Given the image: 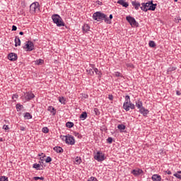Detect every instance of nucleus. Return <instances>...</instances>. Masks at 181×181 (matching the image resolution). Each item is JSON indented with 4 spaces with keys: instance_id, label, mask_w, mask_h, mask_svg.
I'll use <instances>...</instances> for the list:
<instances>
[{
    "instance_id": "1",
    "label": "nucleus",
    "mask_w": 181,
    "mask_h": 181,
    "mask_svg": "<svg viewBox=\"0 0 181 181\" xmlns=\"http://www.w3.org/2000/svg\"><path fill=\"white\" fill-rule=\"evenodd\" d=\"M93 19H94V21H98V22L105 20V22L106 23H111V21L110 19H108V18H107V15H105L100 11H97L93 13Z\"/></svg>"
},
{
    "instance_id": "2",
    "label": "nucleus",
    "mask_w": 181,
    "mask_h": 181,
    "mask_svg": "<svg viewBox=\"0 0 181 181\" xmlns=\"http://www.w3.org/2000/svg\"><path fill=\"white\" fill-rule=\"evenodd\" d=\"M142 6L141 7V11L144 12H148V11H155L156 9V4H153V1H151L148 3L141 4Z\"/></svg>"
},
{
    "instance_id": "3",
    "label": "nucleus",
    "mask_w": 181,
    "mask_h": 181,
    "mask_svg": "<svg viewBox=\"0 0 181 181\" xmlns=\"http://www.w3.org/2000/svg\"><path fill=\"white\" fill-rule=\"evenodd\" d=\"M123 108L125 110V111H129V108H131V110H135V105L131 103V98H129V95L125 96V101L123 104Z\"/></svg>"
},
{
    "instance_id": "4",
    "label": "nucleus",
    "mask_w": 181,
    "mask_h": 181,
    "mask_svg": "<svg viewBox=\"0 0 181 181\" xmlns=\"http://www.w3.org/2000/svg\"><path fill=\"white\" fill-rule=\"evenodd\" d=\"M52 19L54 22V23H56L57 26L59 28L62 26H64V22L63 21V18L60 17L58 14H54L52 16Z\"/></svg>"
},
{
    "instance_id": "5",
    "label": "nucleus",
    "mask_w": 181,
    "mask_h": 181,
    "mask_svg": "<svg viewBox=\"0 0 181 181\" xmlns=\"http://www.w3.org/2000/svg\"><path fill=\"white\" fill-rule=\"evenodd\" d=\"M39 12H40V4L35 1L30 6V13L35 15V13H39Z\"/></svg>"
},
{
    "instance_id": "6",
    "label": "nucleus",
    "mask_w": 181,
    "mask_h": 181,
    "mask_svg": "<svg viewBox=\"0 0 181 181\" xmlns=\"http://www.w3.org/2000/svg\"><path fill=\"white\" fill-rule=\"evenodd\" d=\"M23 49H26L27 52H32V50L35 49V45L32 41H27L23 46Z\"/></svg>"
},
{
    "instance_id": "7",
    "label": "nucleus",
    "mask_w": 181,
    "mask_h": 181,
    "mask_svg": "<svg viewBox=\"0 0 181 181\" xmlns=\"http://www.w3.org/2000/svg\"><path fill=\"white\" fill-rule=\"evenodd\" d=\"M65 142L68 145H74V144H76V140L73 136L68 134L65 136Z\"/></svg>"
},
{
    "instance_id": "8",
    "label": "nucleus",
    "mask_w": 181,
    "mask_h": 181,
    "mask_svg": "<svg viewBox=\"0 0 181 181\" xmlns=\"http://www.w3.org/2000/svg\"><path fill=\"white\" fill-rule=\"evenodd\" d=\"M94 159H95V160H98V162H103V160H105V157L103 152L98 151L94 156Z\"/></svg>"
},
{
    "instance_id": "9",
    "label": "nucleus",
    "mask_w": 181,
    "mask_h": 181,
    "mask_svg": "<svg viewBox=\"0 0 181 181\" xmlns=\"http://www.w3.org/2000/svg\"><path fill=\"white\" fill-rule=\"evenodd\" d=\"M126 20L132 26H138V23L136 22V20L134 18V17L127 16Z\"/></svg>"
},
{
    "instance_id": "10",
    "label": "nucleus",
    "mask_w": 181,
    "mask_h": 181,
    "mask_svg": "<svg viewBox=\"0 0 181 181\" xmlns=\"http://www.w3.org/2000/svg\"><path fill=\"white\" fill-rule=\"evenodd\" d=\"M24 98L27 101H30V100H33V98H35V94L28 92L24 94Z\"/></svg>"
},
{
    "instance_id": "11",
    "label": "nucleus",
    "mask_w": 181,
    "mask_h": 181,
    "mask_svg": "<svg viewBox=\"0 0 181 181\" xmlns=\"http://www.w3.org/2000/svg\"><path fill=\"white\" fill-rule=\"evenodd\" d=\"M131 173L132 175H134V176H139V175H142V173H144V170L141 169L132 170Z\"/></svg>"
},
{
    "instance_id": "12",
    "label": "nucleus",
    "mask_w": 181,
    "mask_h": 181,
    "mask_svg": "<svg viewBox=\"0 0 181 181\" xmlns=\"http://www.w3.org/2000/svg\"><path fill=\"white\" fill-rule=\"evenodd\" d=\"M8 59L9 60H11V62H15V60L18 59V54H15V53H10L8 54Z\"/></svg>"
},
{
    "instance_id": "13",
    "label": "nucleus",
    "mask_w": 181,
    "mask_h": 181,
    "mask_svg": "<svg viewBox=\"0 0 181 181\" xmlns=\"http://www.w3.org/2000/svg\"><path fill=\"white\" fill-rule=\"evenodd\" d=\"M117 4L122 5V6H124V8H128L129 6V4L126 2L125 0H118Z\"/></svg>"
},
{
    "instance_id": "14",
    "label": "nucleus",
    "mask_w": 181,
    "mask_h": 181,
    "mask_svg": "<svg viewBox=\"0 0 181 181\" xmlns=\"http://www.w3.org/2000/svg\"><path fill=\"white\" fill-rule=\"evenodd\" d=\"M139 112H141L144 117H146L148 114H149V110L143 107L139 110Z\"/></svg>"
},
{
    "instance_id": "15",
    "label": "nucleus",
    "mask_w": 181,
    "mask_h": 181,
    "mask_svg": "<svg viewBox=\"0 0 181 181\" xmlns=\"http://www.w3.org/2000/svg\"><path fill=\"white\" fill-rule=\"evenodd\" d=\"M152 180L153 181H161L162 180V177L158 174H154L151 177Z\"/></svg>"
},
{
    "instance_id": "16",
    "label": "nucleus",
    "mask_w": 181,
    "mask_h": 181,
    "mask_svg": "<svg viewBox=\"0 0 181 181\" xmlns=\"http://www.w3.org/2000/svg\"><path fill=\"white\" fill-rule=\"evenodd\" d=\"M90 67H91V69H93V72H95V74H97L98 76H100V77H101V71H100L98 70V69L94 68L95 67L94 64H90Z\"/></svg>"
},
{
    "instance_id": "17",
    "label": "nucleus",
    "mask_w": 181,
    "mask_h": 181,
    "mask_svg": "<svg viewBox=\"0 0 181 181\" xmlns=\"http://www.w3.org/2000/svg\"><path fill=\"white\" fill-rule=\"evenodd\" d=\"M132 5L134 6L136 11H138V9H139V6H141V4L138 1H132Z\"/></svg>"
},
{
    "instance_id": "18",
    "label": "nucleus",
    "mask_w": 181,
    "mask_h": 181,
    "mask_svg": "<svg viewBox=\"0 0 181 181\" xmlns=\"http://www.w3.org/2000/svg\"><path fill=\"white\" fill-rule=\"evenodd\" d=\"M54 151H55V152H57V153H62L63 148L60 146H55V147H54Z\"/></svg>"
},
{
    "instance_id": "19",
    "label": "nucleus",
    "mask_w": 181,
    "mask_h": 181,
    "mask_svg": "<svg viewBox=\"0 0 181 181\" xmlns=\"http://www.w3.org/2000/svg\"><path fill=\"white\" fill-rule=\"evenodd\" d=\"M15 46L16 47H18V46H21V39L18 36H16L15 38Z\"/></svg>"
},
{
    "instance_id": "20",
    "label": "nucleus",
    "mask_w": 181,
    "mask_h": 181,
    "mask_svg": "<svg viewBox=\"0 0 181 181\" xmlns=\"http://www.w3.org/2000/svg\"><path fill=\"white\" fill-rule=\"evenodd\" d=\"M48 111H49L52 115H56V109H54V107H53L52 106H49L48 107Z\"/></svg>"
},
{
    "instance_id": "21",
    "label": "nucleus",
    "mask_w": 181,
    "mask_h": 181,
    "mask_svg": "<svg viewBox=\"0 0 181 181\" xmlns=\"http://www.w3.org/2000/svg\"><path fill=\"white\" fill-rule=\"evenodd\" d=\"M142 105H143L142 101L138 100L136 102V107H137L139 110H141V108L144 107Z\"/></svg>"
},
{
    "instance_id": "22",
    "label": "nucleus",
    "mask_w": 181,
    "mask_h": 181,
    "mask_svg": "<svg viewBox=\"0 0 181 181\" xmlns=\"http://www.w3.org/2000/svg\"><path fill=\"white\" fill-rule=\"evenodd\" d=\"M87 118V112H83L81 113V115H80V119H83V121H84V119H86Z\"/></svg>"
},
{
    "instance_id": "23",
    "label": "nucleus",
    "mask_w": 181,
    "mask_h": 181,
    "mask_svg": "<svg viewBox=\"0 0 181 181\" xmlns=\"http://www.w3.org/2000/svg\"><path fill=\"white\" fill-rule=\"evenodd\" d=\"M83 32H88V30H90V25L88 24H85L83 26Z\"/></svg>"
},
{
    "instance_id": "24",
    "label": "nucleus",
    "mask_w": 181,
    "mask_h": 181,
    "mask_svg": "<svg viewBox=\"0 0 181 181\" xmlns=\"http://www.w3.org/2000/svg\"><path fill=\"white\" fill-rule=\"evenodd\" d=\"M66 127L67 128H73L74 127V123H73L71 122H68L66 123Z\"/></svg>"
},
{
    "instance_id": "25",
    "label": "nucleus",
    "mask_w": 181,
    "mask_h": 181,
    "mask_svg": "<svg viewBox=\"0 0 181 181\" xmlns=\"http://www.w3.org/2000/svg\"><path fill=\"white\" fill-rule=\"evenodd\" d=\"M118 129H119V131H124V129H125L127 128V127L124 124H119L117 126Z\"/></svg>"
},
{
    "instance_id": "26",
    "label": "nucleus",
    "mask_w": 181,
    "mask_h": 181,
    "mask_svg": "<svg viewBox=\"0 0 181 181\" xmlns=\"http://www.w3.org/2000/svg\"><path fill=\"white\" fill-rule=\"evenodd\" d=\"M24 118H26L27 119H32V116L30 115V113L26 112L24 115Z\"/></svg>"
},
{
    "instance_id": "27",
    "label": "nucleus",
    "mask_w": 181,
    "mask_h": 181,
    "mask_svg": "<svg viewBox=\"0 0 181 181\" xmlns=\"http://www.w3.org/2000/svg\"><path fill=\"white\" fill-rule=\"evenodd\" d=\"M75 163L76 165H80V163H81V158L79 157H76L75 158Z\"/></svg>"
},
{
    "instance_id": "28",
    "label": "nucleus",
    "mask_w": 181,
    "mask_h": 181,
    "mask_svg": "<svg viewBox=\"0 0 181 181\" xmlns=\"http://www.w3.org/2000/svg\"><path fill=\"white\" fill-rule=\"evenodd\" d=\"M148 46L150 47H156V44L155 43L154 41H149Z\"/></svg>"
},
{
    "instance_id": "29",
    "label": "nucleus",
    "mask_w": 181,
    "mask_h": 181,
    "mask_svg": "<svg viewBox=\"0 0 181 181\" xmlns=\"http://www.w3.org/2000/svg\"><path fill=\"white\" fill-rule=\"evenodd\" d=\"M87 73L89 74L90 76H94V69L93 68L87 69Z\"/></svg>"
},
{
    "instance_id": "30",
    "label": "nucleus",
    "mask_w": 181,
    "mask_h": 181,
    "mask_svg": "<svg viewBox=\"0 0 181 181\" xmlns=\"http://www.w3.org/2000/svg\"><path fill=\"white\" fill-rule=\"evenodd\" d=\"M33 168H34V169H36L37 170H40V164H37V163H35L33 165Z\"/></svg>"
},
{
    "instance_id": "31",
    "label": "nucleus",
    "mask_w": 181,
    "mask_h": 181,
    "mask_svg": "<svg viewBox=\"0 0 181 181\" xmlns=\"http://www.w3.org/2000/svg\"><path fill=\"white\" fill-rule=\"evenodd\" d=\"M43 59H38L35 61V64H37V66H40V64H43Z\"/></svg>"
},
{
    "instance_id": "32",
    "label": "nucleus",
    "mask_w": 181,
    "mask_h": 181,
    "mask_svg": "<svg viewBox=\"0 0 181 181\" xmlns=\"http://www.w3.org/2000/svg\"><path fill=\"white\" fill-rule=\"evenodd\" d=\"M16 107L17 111H21V110H22V108H23V105H22L19 103H18Z\"/></svg>"
},
{
    "instance_id": "33",
    "label": "nucleus",
    "mask_w": 181,
    "mask_h": 181,
    "mask_svg": "<svg viewBox=\"0 0 181 181\" xmlns=\"http://www.w3.org/2000/svg\"><path fill=\"white\" fill-rule=\"evenodd\" d=\"M59 103H61V104H66V100L64 99V98L62 97V98H59Z\"/></svg>"
},
{
    "instance_id": "34",
    "label": "nucleus",
    "mask_w": 181,
    "mask_h": 181,
    "mask_svg": "<svg viewBox=\"0 0 181 181\" xmlns=\"http://www.w3.org/2000/svg\"><path fill=\"white\" fill-rule=\"evenodd\" d=\"M74 136H76V138H78V139H81V134L78 132H74Z\"/></svg>"
},
{
    "instance_id": "35",
    "label": "nucleus",
    "mask_w": 181,
    "mask_h": 181,
    "mask_svg": "<svg viewBox=\"0 0 181 181\" xmlns=\"http://www.w3.org/2000/svg\"><path fill=\"white\" fill-rule=\"evenodd\" d=\"M34 180H45V177H34Z\"/></svg>"
},
{
    "instance_id": "36",
    "label": "nucleus",
    "mask_w": 181,
    "mask_h": 181,
    "mask_svg": "<svg viewBox=\"0 0 181 181\" xmlns=\"http://www.w3.org/2000/svg\"><path fill=\"white\" fill-rule=\"evenodd\" d=\"M42 132H44V134H47V133H49V128H47V127H43V128H42Z\"/></svg>"
},
{
    "instance_id": "37",
    "label": "nucleus",
    "mask_w": 181,
    "mask_h": 181,
    "mask_svg": "<svg viewBox=\"0 0 181 181\" xmlns=\"http://www.w3.org/2000/svg\"><path fill=\"white\" fill-rule=\"evenodd\" d=\"M0 181H8V177L6 176L0 177Z\"/></svg>"
},
{
    "instance_id": "38",
    "label": "nucleus",
    "mask_w": 181,
    "mask_h": 181,
    "mask_svg": "<svg viewBox=\"0 0 181 181\" xmlns=\"http://www.w3.org/2000/svg\"><path fill=\"white\" fill-rule=\"evenodd\" d=\"M45 162L46 163H50V162H52V158H50V156L47 157Z\"/></svg>"
},
{
    "instance_id": "39",
    "label": "nucleus",
    "mask_w": 181,
    "mask_h": 181,
    "mask_svg": "<svg viewBox=\"0 0 181 181\" xmlns=\"http://www.w3.org/2000/svg\"><path fill=\"white\" fill-rule=\"evenodd\" d=\"M174 176L177 177V179H180V180H181V175L179 173H175Z\"/></svg>"
},
{
    "instance_id": "40",
    "label": "nucleus",
    "mask_w": 181,
    "mask_h": 181,
    "mask_svg": "<svg viewBox=\"0 0 181 181\" xmlns=\"http://www.w3.org/2000/svg\"><path fill=\"white\" fill-rule=\"evenodd\" d=\"M88 181H98V180H97V179L95 178V177H90L88 180Z\"/></svg>"
},
{
    "instance_id": "41",
    "label": "nucleus",
    "mask_w": 181,
    "mask_h": 181,
    "mask_svg": "<svg viewBox=\"0 0 181 181\" xmlns=\"http://www.w3.org/2000/svg\"><path fill=\"white\" fill-rule=\"evenodd\" d=\"M94 111H95V114L96 115H100V111L98 110V108H95V109H94Z\"/></svg>"
},
{
    "instance_id": "42",
    "label": "nucleus",
    "mask_w": 181,
    "mask_h": 181,
    "mask_svg": "<svg viewBox=\"0 0 181 181\" xmlns=\"http://www.w3.org/2000/svg\"><path fill=\"white\" fill-rule=\"evenodd\" d=\"M107 141L108 144H112V139L111 137H108Z\"/></svg>"
},
{
    "instance_id": "43",
    "label": "nucleus",
    "mask_w": 181,
    "mask_h": 181,
    "mask_svg": "<svg viewBox=\"0 0 181 181\" xmlns=\"http://www.w3.org/2000/svg\"><path fill=\"white\" fill-rule=\"evenodd\" d=\"M115 76L116 77H121V73H119V72H115Z\"/></svg>"
},
{
    "instance_id": "44",
    "label": "nucleus",
    "mask_w": 181,
    "mask_h": 181,
    "mask_svg": "<svg viewBox=\"0 0 181 181\" xmlns=\"http://www.w3.org/2000/svg\"><path fill=\"white\" fill-rule=\"evenodd\" d=\"M108 98L110 100V101H112V100H114V96H112V95H109Z\"/></svg>"
},
{
    "instance_id": "45",
    "label": "nucleus",
    "mask_w": 181,
    "mask_h": 181,
    "mask_svg": "<svg viewBox=\"0 0 181 181\" xmlns=\"http://www.w3.org/2000/svg\"><path fill=\"white\" fill-rule=\"evenodd\" d=\"M18 95L14 94V95H13L12 98H13V100H15V99L16 100L18 98Z\"/></svg>"
},
{
    "instance_id": "46",
    "label": "nucleus",
    "mask_w": 181,
    "mask_h": 181,
    "mask_svg": "<svg viewBox=\"0 0 181 181\" xmlns=\"http://www.w3.org/2000/svg\"><path fill=\"white\" fill-rule=\"evenodd\" d=\"M3 129H5L6 131V129H9V127H8V125H4L3 126Z\"/></svg>"
},
{
    "instance_id": "47",
    "label": "nucleus",
    "mask_w": 181,
    "mask_h": 181,
    "mask_svg": "<svg viewBox=\"0 0 181 181\" xmlns=\"http://www.w3.org/2000/svg\"><path fill=\"white\" fill-rule=\"evenodd\" d=\"M18 29V28L16 26V25H13L12 26V30L13 31H15V30H16Z\"/></svg>"
},
{
    "instance_id": "48",
    "label": "nucleus",
    "mask_w": 181,
    "mask_h": 181,
    "mask_svg": "<svg viewBox=\"0 0 181 181\" xmlns=\"http://www.w3.org/2000/svg\"><path fill=\"white\" fill-rule=\"evenodd\" d=\"M165 173H167V175H172V172L170 170L165 171Z\"/></svg>"
},
{
    "instance_id": "49",
    "label": "nucleus",
    "mask_w": 181,
    "mask_h": 181,
    "mask_svg": "<svg viewBox=\"0 0 181 181\" xmlns=\"http://www.w3.org/2000/svg\"><path fill=\"white\" fill-rule=\"evenodd\" d=\"M26 129L24 127H20L21 131H25Z\"/></svg>"
},
{
    "instance_id": "50",
    "label": "nucleus",
    "mask_w": 181,
    "mask_h": 181,
    "mask_svg": "<svg viewBox=\"0 0 181 181\" xmlns=\"http://www.w3.org/2000/svg\"><path fill=\"white\" fill-rule=\"evenodd\" d=\"M176 94H177V95H180V94H181V93H180V91L177 90V91H176Z\"/></svg>"
},
{
    "instance_id": "51",
    "label": "nucleus",
    "mask_w": 181,
    "mask_h": 181,
    "mask_svg": "<svg viewBox=\"0 0 181 181\" xmlns=\"http://www.w3.org/2000/svg\"><path fill=\"white\" fill-rule=\"evenodd\" d=\"M19 35H24V33H23V32H22V31H21V32L19 33Z\"/></svg>"
},
{
    "instance_id": "52",
    "label": "nucleus",
    "mask_w": 181,
    "mask_h": 181,
    "mask_svg": "<svg viewBox=\"0 0 181 181\" xmlns=\"http://www.w3.org/2000/svg\"><path fill=\"white\" fill-rule=\"evenodd\" d=\"M110 19H112V14H110V16H109Z\"/></svg>"
},
{
    "instance_id": "53",
    "label": "nucleus",
    "mask_w": 181,
    "mask_h": 181,
    "mask_svg": "<svg viewBox=\"0 0 181 181\" xmlns=\"http://www.w3.org/2000/svg\"><path fill=\"white\" fill-rule=\"evenodd\" d=\"M4 141V139L0 138V142H3Z\"/></svg>"
},
{
    "instance_id": "54",
    "label": "nucleus",
    "mask_w": 181,
    "mask_h": 181,
    "mask_svg": "<svg viewBox=\"0 0 181 181\" xmlns=\"http://www.w3.org/2000/svg\"><path fill=\"white\" fill-rule=\"evenodd\" d=\"M177 173H178L179 175L181 174V170L180 171H177Z\"/></svg>"
},
{
    "instance_id": "55",
    "label": "nucleus",
    "mask_w": 181,
    "mask_h": 181,
    "mask_svg": "<svg viewBox=\"0 0 181 181\" xmlns=\"http://www.w3.org/2000/svg\"><path fill=\"white\" fill-rule=\"evenodd\" d=\"M177 21H178L177 22H179V21H181V19L180 18H177Z\"/></svg>"
},
{
    "instance_id": "56",
    "label": "nucleus",
    "mask_w": 181,
    "mask_h": 181,
    "mask_svg": "<svg viewBox=\"0 0 181 181\" xmlns=\"http://www.w3.org/2000/svg\"><path fill=\"white\" fill-rule=\"evenodd\" d=\"M175 2H177V0H174Z\"/></svg>"
},
{
    "instance_id": "57",
    "label": "nucleus",
    "mask_w": 181,
    "mask_h": 181,
    "mask_svg": "<svg viewBox=\"0 0 181 181\" xmlns=\"http://www.w3.org/2000/svg\"><path fill=\"white\" fill-rule=\"evenodd\" d=\"M171 70H175V69H174V68H173Z\"/></svg>"
},
{
    "instance_id": "58",
    "label": "nucleus",
    "mask_w": 181,
    "mask_h": 181,
    "mask_svg": "<svg viewBox=\"0 0 181 181\" xmlns=\"http://www.w3.org/2000/svg\"><path fill=\"white\" fill-rule=\"evenodd\" d=\"M100 4H101V3H98L99 5H100Z\"/></svg>"
},
{
    "instance_id": "59",
    "label": "nucleus",
    "mask_w": 181,
    "mask_h": 181,
    "mask_svg": "<svg viewBox=\"0 0 181 181\" xmlns=\"http://www.w3.org/2000/svg\"><path fill=\"white\" fill-rule=\"evenodd\" d=\"M100 4H101V3H98L99 5H100Z\"/></svg>"
},
{
    "instance_id": "60",
    "label": "nucleus",
    "mask_w": 181,
    "mask_h": 181,
    "mask_svg": "<svg viewBox=\"0 0 181 181\" xmlns=\"http://www.w3.org/2000/svg\"><path fill=\"white\" fill-rule=\"evenodd\" d=\"M100 4H101V3H98L99 5H100Z\"/></svg>"
},
{
    "instance_id": "61",
    "label": "nucleus",
    "mask_w": 181,
    "mask_h": 181,
    "mask_svg": "<svg viewBox=\"0 0 181 181\" xmlns=\"http://www.w3.org/2000/svg\"><path fill=\"white\" fill-rule=\"evenodd\" d=\"M100 4H101V3H98L99 5H100Z\"/></svg>"
}]
</instances>
